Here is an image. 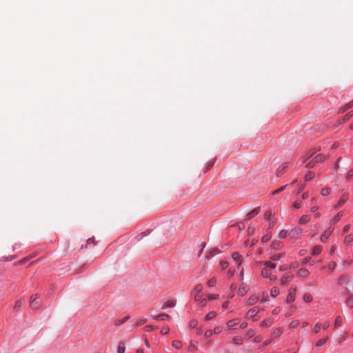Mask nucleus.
<instances>
[{
  "instance_id": "58",
  "label": "nucleus",
  "mask_w": 353,
  "mask_h": 353,
  "mask_svg": "<svg viewBox=\"0 0 353 353\" xmlns=\"http://www.w3.org/2000/svg\"><path fill=\"white\" fill-rule=\"evenodd\" d=\"M288 185H285L284 186H282L280 188L277 189L276 190H275L274 192H273V194H279L280 192H281L282 191H283L286 187H287Z\"/></svg>"
},
{
  "instance_id": "26",
  "label": "nucleus",
  "mask_w": 353,
  "mask_h": 353,
  "mask_svg": "<svg viewBox=\"0 0 353 353\" xmlns=\"http://www.w3.org/2000/svg\"><path fill=\"white\" fill-rule=\"evenodd\" d=\"M282 334V330L281 328H276L272 333L271 336V339L276 338Z\"/></svg>"
},
{
  "instance_id": "41",
  "label": "nucleus",
  "mask_w": 353,
  "mask_h": 353,
  "mask_svg": "<svg viewBox=\"0 0 353 353\" xmlns=\"http://www.w3.org/2000/svg\"><path fill=\"white\" fill-rule=\"evenodd\" d=\"M330 189L329 188H324L321 189V194L323 196H325L330 194Z\"/></svg>"
},
{
  "instance_id": "2",
  "label": "nucleus",
  "mask_w": 353,
  "mask_h": 353,
  "mask_svg": "<svg viewBox=\"0 0 353 353\" xmlns=\"http://www.w3.org/2000/svg\"><path fill=\"white\" fill-rule=\"evenodd\" d=\"M263 310V309L259 308L258 307H254L251 309H250L247 314L245 317L246 318H252L253 321H256L259 319V316L257 315V314Z\"/></svg>"
},
{
  "instance_id": "32",
  "label": "nucleus",
  "mask_w": 353,
  "mask_h": 353,
  "mask_svg": "<svg viewBox=\"0 0 353 353\" xmlns=\"http://www.w3.org/2000/svg\"><path fill=\"white\" fill-rule=\"evenodd\" d=\"M343 319L341 316H337L335 319L334 326L339 327L342 325Z\"/></svg>"
},
{
  "instance_id": "23",
  "label": "nucleus",
  "mask_w": 353,
  "mask_h": 353,
  "mask_svg": "<svg viewBox=\"0 0 353 353\" xmlns=\"http://www.w3.org/2000/svg\"><path fill=\"white\" fill-rule=\"evenodd\" d=\"M248 292L247 286H241L238 290V294L241 296H244Z\"/></svg>"
},
{
  "instance_id": "25",
  "label": "nucleus",
  "mask_w": 353,
  "mask_h": 353,
  "mask_svg": "<svg viewBox=\"0 0 353 353\" xmlns=\"http://www.w3.org/2000/svg\"><path fill=\"white\" fill-rule=\"evenodd\" d=\"M23 302H24V301L22 299L17 300L14 303V310H15L17 312H18L19 310L20 307H21V305H23Z\"/></svg>"
},
{
  "instance_id": "34",
  "label": "nucleus",
  "mask_w": 353,
  "mask_h": 353,
  "mask_svg": "<svg viewBox=\"0 0 353 353\" xmlns=\"http://www.w3.org/2000/svg\"><path fill=\"white\" fill-rule=\"evenodd\" d=\"M255 335V331L252 329L249 330L245 334V338L251 339Z\"/></svg>"
},
{
  "instance_id": "52",
  "label": "nucleus",
  "mask_w": 353,
  "mask_h": 353,
  "mask_svg": "<svg viewBox=\"0 0 353 353\" xmlns=\"http://www.w3.org/2000/svg\"><path fill=\"white\" fill-rule=\"evenodd\" d=\"M299 324H300V321L299 320H294L290 323V327H296Z\"/></svg>"
},
{
  "instance_id": "9",
  "label": "nucleus",
  "mask_w": 353,
  "mask_h": 353,
  "mask_svg": "<svg viewBox=\"0 0 353 353\" xmlns=\"http://www.w3.org/2000/svg\"><path fill=\"white\" fill-rule=\"evenodd\" d=\"M154 319L157 321H170L171 319V317L170 315L167 314L162 313L157 315L156 316L154 317Z\"/></svg>"
},
{
  "instance_id": "14",
  "label": "nucleus",
  "mask_w": 353,
  "mask_h": 353,
  "mask_svg": "<svg viewBox=\"0 0 353 353\" xmlns=\"http://www.w3.org/2000/svg\"><path fill=\"white\" fill-rule=\"evenodd\" d=\"M239 323H240L239 319L236 318V319H231L227 322V326L229 328H232V327L238 325Z\"/></svg>"
},
{
  "instance_id": "11",
  "label": "nucleus",
  "mask_w": 353,
  "mask_h": 353,
  "mask_svg": "<svg viewBox=\"0 0 353 353\" xmlns=\"http://www.w3.org/2000/svg\"><path fill=\"white\" fill-rule=\"evenodd\" d=\"M348 296L345 300L346 305L350 309L353 308V293L347 294Z\"/></svg>"
},
{
  "instance_id": "7",
  "label": "nucleus",
  "mask_w": 353,
  "mask_h": 353,
  "mask_svg": "<svg viewBox=\"0 0 353 353\" xmlns=\"http://www.w3.org/2000/svg\"><path fill=\"white\" fill-rule=\"evenodd\" d=\"M39 298L37 294H34L30 297V306L32 308H37L39 307V303L36 302L37 299Z\"/></svg>"
},
{
  "instance_id": "35",
  "label": "nucleus",
  "mask_w": 353,
  "mask_h": 353,
  "mask_svg": "<svg viewBox=\"0 0 353 353\" xmlns=\"http://www.w3.org/2000/svg\"><path fill=\"white\" fill-rule=\"evenodd\" d=\"M327 339H328V337H325V338H324V339H322L319 340V341L316 343L315 346H316V347H321V346H322L323 345H324V344L326 343V341H327Z\"/></svg>"
},
{
  "instance_id": "12",
  "label": "nucleus",
  "mask_w": 353,
  "mask_h": 353,
  "mask_svg": "<svg viewBox=\"0 0 353 353\" xmlns=\"http://www.w3.org/2000/svg\"><path fill=\"white\" fill-rule=\"evenodd\" d=\"M129 319H130L129 316H125V317H123L121 319H117L114 321V325L116 327L119 326V325H122L123 323H124L125 322H126Z\"/></svg>"
},
{
  "instance_id": "29",
  "label": "nucleus",
  "mask_w": 353,
  "mask_h": 353,
  "mask_svg": "<svg viewBox=\"0 0 353 353\" xmlns=\"http://www.w3.org/2000/svg\"><path fill=\"white\" fill-rule=\"evenodd\" d=\"M216 316V312H209L205 317V321H210V320H212L214 318H215Z\"/></svg>"
},
{
  "instance_id": "19",
  "label": "nucleus",
  "mask_w": 353,
  "mask_h": 353,
  "mask_svg": "<svg viewBox=\"0 0 353 353\" xmlns=\"http://www.w3.org/2000/svg\"><path fill=\"white\" fill-rule=\"evenodd\" d=\"M353 107V101L346 103L343 106L341 107L339 109L340 112H344L345 111L352 108Z\"/></svg>"
},
{
  "instance_id": "5",
  "label": "nucleus",
  "mask_w": 353,
  "mask_h": 353,
  "mask_svg": "<svg viewBox=\"0 0 353 353\" xmlns=\"http://www.w3.org/2000/svg\"><path fill=\"white\" fill-rule=\"evenodd\" d=\"M289 166L288 162L282 163L276 170V174L278 177L281 176L287 170Z\"/></svg>"
},
{
  "instance_id": "27",
  "label": "nucleus",
  "mask_w": 353,
  "mask_h": 353,
  "mask_svg": "<svg viewBox=\"0 0 353 353\" xmlns=\"http://www.w3.org/2000/svg\"><path fill=\"white\" fill-rule=\"evenodd\" d=\"M330 234H331V231L324 232V233L321 236V241L322 242H325L327 240V239L329 238Z\"/></svg>"
},
{
  "instance_id": "24",
  "label": "nucleus",
  "mask_w": 353,
  "mask_h": 353,
  "mask_svg": "<svg viewBox=\"0 0 353 353\" xmlns=\"http://www.w3.org/2000/svg\"><path fill=\"white\" fill-rule=\"evenodd\" d=\"M322 251V247L321 245H316L312 249L313 255H319Z\"/></svg>"
},
{
  "instance_id": "17",
  "label": "nucleus",
  "mask_w": 353,
  "mask_h": 353,
  "mask_svg": "<svg viewBox=\"0 0 353 353\" xmlns=\"http://www.w3.org/2000/svg\"><path fill=\"white\" fill-rule=\"evenodd\" d=\"M259 213V208H254L253 209L251 212H250L247 216H248V220H250L252 218H254L256 215H257Z\"/></svg>"
},
{
  "instance_id": "43",
  "label": "nucleus",
  "mask_w": 353,
  "mask_h": 353,
  "mask_svg": "<svg viewBox=\"0 0 353 353\" xmlns=\"http://www.w3.org/2000/svg\"><path fill=\"white\" fill-rule=\"evenodd\" d=\"M172 347L176 349H180L182 347L181 342L179 341H174L172 342Z\"/></svg>"
},
{
  "instance_id": "22",
  "label": "nucleus",
  "mask_w": 353,
  "mask_h": 353,
  "mask_svg": "<svg viewBox=\"0 0 353 353\" xmlns=\"http://www.w3.org/2000/svg\"><path fill=\"white\" fill-rule=\"evenodd\" d=\"M310 220V216L308 214L303 215L299 221V224H305L307 222H309Z\"/></svg>"
},
{
  "instance_id": "63",
  "label": "nucleus",
  "mask_w": 353,
  "mask_h": 353,
  "mask_svg": "<svg viewBox=\"0 0 353 353\" xmlns=\"http://www.w3.org/2000/svg\"><path fill=\"white\" fill-rule=\"evenodd\" d=\"M272 215V212L270 210H267L265 212V219H269Z\"/></svg>"
},
{
  "instance_id": "46",
  "label": "nucleus",
  "mask_w": 353,
  "mask_h": 353,
  "mask_svg": "<svg viewBox=\"0 0 353 353\" xmlns=\"http://www.w3.org/2000/svg\"><path fill=\"white\" fill-rule=\"evenodd\" d=\"M321 329V325L320 323H317L315 325V326L312 329V332L314 334H317L318 332H320Z\"/></svg>"
},
{
  "instance_id": "31",
  "label": "nucleus",
  "mask_w": 353,
  "mask_h": 353,
  "mask_svg": "<svg viewBox=\"0 0 353 353\" xmlns=\"http://www.w3.org/2000/svg\"><path fill=\"white\" fill-rule=\"evenodd\" d=\"M279 294V290L277 287H274L271 289L270 294L272 297H276Z\"/></svg>"
},
{
  "instance_id": "33",
  "label": "nucleus",
  "mask_w": 353,
  "mask_h": 353,
  "mask_svg": "<svg viewBox=\"0 0 353 353\" xmlns=\"http://www.w3.org/2000/svg\"><path fill=\"white\" fill-rule=\"evenodd\" d=\"M265 268H270V269H274L276 268V265L275 263H272V261H268L265 262Z\"/></svg>"
},
{
  "instance_id": "36",
  "label": "nucleus",
  "mask_w": 353,
  "mask_h": 353,
  "mask_svg": "<svg viewBox=\"0 0 353 353\" xmlns=\"http://www.w3.org/2000/svg\"><path fill=\"white\" fill-rule=\"evenodd\" d=\"M303 298L304 301L306 303H310L312 301V299H313L312 295L310 294H305L303 295Z\"/></svg>"
},
{
  "instance_id": "13",
  "label": "nucleus",
  "mask_w": 353,
  "mask_h": 353,
  "mask_svg": "<svg viewBox=\"0 0 353 353\" xmlns=\"http://www.w3.org/2000/svg\"><path fill=\"white\" fill-rule=\"evenodd\" d=\"M176 305V301H173V300H169L168 301H166L163 305V306L161 307V309L162 310H165L167 309L168 307H174Z\"/></svg>"
},
{
  "instance_id": "20",
  "label": "nucleus",
  "mask_w": 353,
  "mask_h": 353,
  "mask_svg": "<svg viewBox=\"0 0 353 353\" xmlns=\"http://www.w3.org/2000/svg\"><path fill=\"white\" fill-rule=\"evenodd\" d=\"M343 216V212H338L334 216V218H332L331 220H330V224L331 225H334Z\"/></svg>"
},
{
  "instance_id": "56",
  "label": "nucleus",
  "mask_w": 353,
  "mask_h": 353,
  "mask_svg": "<svg viewBox=\"0 0 353 353\" xmlns=\"http://www.w3.org/2000/svg\"><path fill=\"white\" fill-rule=\"evenodd\" d=\"M220 265H221V268L223 270H225L228 268L229 263L228 261H221Z\"/></svg>"
},
{
  "instance_id": "40",
  "label": "nucleus",
  "mask_w": 353,
  "mask_h": 353,
  "mask_svg": "<svg viewBox=\"0 0 353 353\" xmlns=\"http://www.w3.org/2000/svg\"><path fill=\"white\" fill-rule=\"evenodd\" d=\"M315 174L312 172H308L305 176V181H310L314 177Z\"/></svg>"
},
{
  "instance_id": "37",
  "label": "nucleus",
  "mask_w": 353,
  "mask_h": 353,
  "mask_svg": "<svg viewBox=\"0 0 353 353\" xmlns=\"http://www.w3.org/2000/svg\"><path fill=\"white\" fill-rule=\"evenodd\" d=\"M353 241V235L352 234H349L347 235L345 239H344V243L345 244H350V243H352Z\"/></svg>"
},
{
  "instance_id": "59",
  "label": "nucleus",
  "mask_w": 353,
  "mask_h": 353,
  "mask_svg": "<svg viewBox=\"0 0 353 353\" xmlns=\"http://www.w3.org/2000/svg\"><path fill=\"white\" fill-rule=\"evenodd\" d=\"M213 333H214V332H213V330H206V331H205V334H204V335H205V336L206 338H209V337H210V336L212 335V334H213Z\"/></svg>"
},
{
  "instance_id": "60",
  "label": "nucleus",
  "mask_w": 353,
  "mask_h": 353,
  "mask_svg": "<svg viewBox=\"0 0 353 353\" xmlns=\"http://www.w3.org/2000/svg\"><path fill=\"white\" fill-rule=\"evenodd\" d=\"M336 264L335 262H330L329 264H328V268L329 270H334L335 267H336Z\"/></svg>"
},
{
  "instance_id": "8",
  "label": "nucleus",
  "mask_w": 353,
  "mask_h": 353,
  "mask_svg": "<svg viewBox=\"0 0 353 353\" xmlns=\"http://www.w3.org/2000/svg\"><path fill=\"white\" fill-rule=\"evenodd\" d=\"M220 252H221V251L218 248H212L207 252L205 258L207 259H209L213 257L214 256L218 254Z\"/></svg>"
},
{
  "instance_id": "39",
  "label": "nucleus",
  "mask_w": 353,
  "mask_h": 353,
  "mask_svg": "<svg viewBox=\"0 0 353 353\" xmlns=\"http://www.w3.org/2000/svg\"><path fill=\"white\" fill-rule=\"evenodd\" d=\"M324 159H325V156H324V155H323V154H317V155L314 157V161H315V162H316V163H317V162H321V161H323Z\"/></svg>"
},
{
  "instance_id": "15",
  "label": "nucleus",
  "mask_w": 353,
  "mask_h": 353,
  "mask_svg": "<svg viewBox=\"0 0 353 353\" xmlns=\"http://www.w3.org/2000/svg\"><path fill=\"white\" fill-rule=\"evenodd\" d=\"M259 301V298L255 295H253L248 299L247 303L249 305H253L255 303H256Z\"/></svg>"
},
{
  "instance_id": "1",
  "label": "nucleus",
  "mask_w": 353,
  "mask_h": 353,
  "mask_svg": "<svg viewBox=\"0 0 353 353\" xmlns=\"http://www.w3.org/2000/svg\"><path fill=\"white\" fill-rule=\"evenodd\" d=\"M338 284L343 287L347 294H350L353 290V281H350L349 276L346 274L340 276Z\"/></svg>"
},
{
  "instance_id": "3",
  "label": "nucleus",
  "mask_w": 353,
  "mask_h": 353,
  "mask_svg": "<svg viewBox=\"0 0 353 353\" xmlns=\"http://www.w3.org/2000/svg\"><path fill=\"white\" fill-rule=\"evenodd\" d=\"M296 289L295 288H291L289 290L288 294L286 297V303H290L295 301Z\"/></svg>"
},
{
  "instance_id": "44",
  "label": "nucleus",
  "mask_w": 353,
  "mask_h": 353,
  "mask_svg": "<svg viewBox=\"0 0 353 353\" xmlns=\"http://www.w3.org/2000/svg\"><path fill=\"white\" fill-rule=\"evenodd\" d=\"M353 117V110L352 111H350L349 112H347L343 117V121H347L349 120L351 117Z\"/></svg>"
},
{
  "instance_id": "61",
  "label": "nucleus",
  "mask_w": 353,
  "mask_h": 353,
  "mask_svg": "<svg viewBox=\"0 0 353 353\" xmlns=\"http://www.w3.org/2000/svg\"><path fill=\"white\" fill-rule=\"evenodd\" d=\"M169 332V328L168 327H163L161 330V334L165 335L168 334Z\"/></svg>"
},
{
  "instance_id": "42",
  "label": "nucleus",
  "mask_w": 353,
  "mask_h": 353,
  "mask_svg": "<svg viewBox=\"0 0 353 353\" xmlns=\"http://www.w3.org/2000/svg\"><path fill=\"white\" fill-rule=\"evenodd\" d=\"M91 244H92V245L94 244V236H92V237L89 238L87 240V243L85 245V247H83V245H82L81 246V249H83V248H87L88 245H91Z\"/></svg>"
},
{
  "instance_id": "30",
  "label": "nucleus",
  "mask_w": 353,
  "mask_h": 353,
  "mask_svg": "<svg viewBox=\"0 0 353 353\" xmlns=\"http://www.w3.org/2000/svg\"><path fill=\"white\" fill-rule=\"evenodd\" d=\"M232 343L236 345H242L243 343V339L241 337L236 336L233 338Z\"/></svg>"
},
{
  "instance_id": "53",
  "label": "nucleus",
  "mask_w": 353,
  "mask_h": 353,
  "mask_svg": "<svg viewBox=\"0 0 353 353\" xmlns=\"http://www.w3.org/2000/svg\"><path fill=\"white\" fill-rule=\"evenodd\" d=\"M14 258H15L14 256H3L1 260L2 261H10L13 260Z\"/></svg>"
},
{
  "instance_id": "62",
  "label": "nucleus",
  "mask_w": 353,
  "mask_h": 353,
  "mask_svg": "<svg viewBox=\"0 0 353 353\" xmlns=\"http://www.w3.org/2000/svg\"><path fill=\"white\" fill-rule=\"evenodd\" d=\"M218 298V295L217 294H210L208 297V299L209 301H212V300H215Z\"/></svg>"
},
{
  "instance_id": "54",
  "label": "nucleus",
  "mask_w": 353,
  "mask_h": 353,
  "mask_svg": "<svg viewBox=\"0 0 353 353\" xmlns=\"http://www.w3.org/2000/svg\"><path fill=\"white\" fill-rule=\"evenodd\" d=\"M223 331V327L221 326H217L214 327L213 332L216 334H220Z\"/></svg>"
},
{
  "instance_id": "10",
  "label": "nucleus",
  "mask_w": 353,
  "mask_h": 353,
  "mask_svg": "<svg viewBox=\"0 0 353 353\" xmlns=\"http://www.w3.org/2000/svg\"><path fill=\"white\" fill-rule=\"evenodd\" d=\"M232 257L236 261L238 267L242 263V256L238 252H233Z\"/></svg>"
},
{
  "instance_id": "64",
  "label": "nucleus",
  "mask_w": 353,
  "mask_h": 353,
  "mask_svg": "<svg viewBox=\"0 0 353 353\" xmlns=\"http://www.w3.org/2000/svg\"><path fill=\"white\" fill-rule=\"evenodd\" d=\"M310 259L311 258L310 257H306L305 259H303L301 261V264L302 265H305L307 264V263H309L310 261Z\"/></svg>"
},
{
  "instance_id": "48",
  "label": "nucleus",
  "mask_w": 353,
  "mask_h": 353,
  "mask_svg": "<svg viewBox=\"0 0 353 353\" xmlns=\"http://www.w3.org/2000/svg\"><path fill=\"white\" fill-rule=\"evenodd\" d=\"M145 332H150L154 330V326L152 325H147L143 327Z\"/></svg>"
},
{
  "instance_id": "4",
  "label": "nucleus",
  "mask_w": 353,
  "mask_h": 353,
  "mask_svg": "<svg viewBox=\"0 0 353 353\" xmlns=\"http://www.w3.org/2000/svg\"><path fill=\"white\" fill-rule=\"evenodd\" d=\"M261 275L263 277L269 278L271 281H275L276 279L275 276H272V270L265 267L262 269Z\"/></svg>"
},
{
  "instance_id": "50",
  "label": "nucleus",
  "mask_w": 353,
  "mask_h": 353,
  "mask_svg": "<svg viewBox=\"0 0 353 353\" xmlns=\"http://www.w3.org/2000/svg\"><path fill=\"white\" fill-rule=\"evenodd\" d=\"M203 290V286L201 284H198L195 286L194 288V291L197 293V294H200L201 292Z\"/></svg>"
},
{
  "instance_id": "55",
  "label": "nucleus",
  "mask_w": 353,
  "mask_h": 353,
  "mask_svg": "<svg viewBox=\"0 0 353 353\" xmlns=\"http://www.w3.org/2000/svg\"><path fill=\"white\" fill-rule=\"evenodd\" d=\"M302 205V201H296L294 203L293 207L296 209H299Z\"/></svg>"
},
{
  "instance_id": "57",
  "label": "nucleus",
  "mask_w": 353,
  "mask_h": 353,
  "mask_svg": "<svg viewBox=\"0 0 353 353\" xmlns=\"http://www.w3.org/2000/svg\"><path fill=\"white\" fill-rule=\"evenodd\" d=\"M316 163V162H315V161L314 159H312L310 162L307 163L306 167L308 168H312L315 166Z\"/></svg>"
},
{
  "instance_id": "47",
  "label": "nucleus",
  "mask_w": 353,
  "mask_h": 353,
  "mask_svg": "<svg viewBox=\"0 0 353 353\" xmlns=\"http://www.w3.org/2000/svg\"><path fill=\"white\" fill-rule=\"evenodd\" d=\"M319 150V148H316L314 150H313L307 157L303 158L302 163H304L307 161V159H309L310 157H312L314 154H315Z\"/></svg>"
},
{
  "instance_id": "49",
  "label": "nucleus",
  "mask_w": 353,
  "mask_h": 353,
  "mask_svg": "<svg viewBox=\"0 0 353 353\" xmlns=\"http://www.w3.org/2000/svg\"><path fill=\"white\" fill-rule=\"evenodd\" d=\"M289 232L287 231V230H281L280 232H279V236L280 239H284L287 236Z\"/></svg>"
},
{
  "instance_id": "45",
  "label": "nucleus",
  "mask_w": 353,
  "mask_h": 353,
  "mask_svg": "<svg viewBox=\"0 0 353 353\" xmlns=\"http://www.w3.org/2000/svg\"><path fill=\"white\" fill-rule=\"evenodd\" d=\"M290 276H283L281 279V283L282 285H287L288 283V282L290 281Z\"/></svg>"
},
{
  "instance_id": "51",
  "label": "nucleus",
  "mask_w": 353,
  "mask_h": 353,
  "mask_svg": "<svg viewBox=\"0 0 353 353\" xmlns=\"http://www.w3.org/2000/svg\"><path fill=\"white\" fill-rule=\"evenodd\" d=\"M216 280L215 278H212L208 281V285L210 287H213L216 285Z\"/></svg>"
},
{
  "instance_id": "16",
  "label": "nucleus",
  "mask_w": 353,
  "mask_h": 353,
  "mask_svg": "<svg viewBox=\"0 0 353 353\" xmlns=\"http://www.w3.org/2000/svg\"><path fill=\"white\" fill-rule=\"evenodd\" d=\"M297 274L301 277H306L310 274V272L306 268H301L299 270Z\"/></svg>"
},
{
  "instance_id": "28",
  "label": "nucleus",
  "mask_w": 353,
  "mask_h": 353,
  "mask_svg": "<svg viewBox=\"0 0 353 353\" xmlns=\"http://www.w3.org/2000/svg\"><path fill=\"white\" fill-rule=\"evenodd\" d=\"M125 344L123 341H120L117 350V353H125Z\"/></svg>"
},
{
  "instance_id": "18",
  "label": "nucleus",
  "mask_w": 353,
  "mask_h": 353,
  "mask_svg": "<svg viewBox=\"0 0 353 353\" xmlns=\"http://www.w3.org/2000/svg\"><path fill=\"white\" fill-rule=\"evenodd\" d=\"M348 199V194H343L341 199H339L337 205L336 207H340L342 205H343Z\"/></svg>"
},
{
  "instance_id": "21",
  "label": "nucleus",
  "mask_w": 353,
  "mask_h": 353,
  "mask_svg": "<svg viewBox=\"0 0 353 353\" xmlns=\"http://www.w3.org/2000/svg\"><path fill=\"white\" fill-rule=\"evenodd\" d=\"M272 319L269 317V318L265 319L262 321L261 326L265 327H269L272 325Z\"/></svg>"
},
{
  "instance_id": "38",
  "label": "nucleus",
  "mask_w": 353,
  "mask_h": 353,
  "mask_svg": "<svg viewBox=\"0 0 353 353\" xmlns=\"http://www.w3.org/2000/svg\"><path fill=\"white\" fill-rule=\"evenodd\" d=\"M283 256V254H276L271 256V260L272 261H280Z\"/></svg>"
},
{
  "instance_id": "6",
  "label": "nucleus",
  "mask_w": 353,
  "mask_h": 353,
  "mask_svg": "<svg viewBox=\"0 0 353 353\" xmlns=\"http://www.w3.org/2000/svg\"><path fill=\"white\" fill-rule=\"evenodd\" d=\"M303 232V229L301 227H296L289 232L288 235L291 238H296L301 235Z\"/></svg>"
}]
</instances>
